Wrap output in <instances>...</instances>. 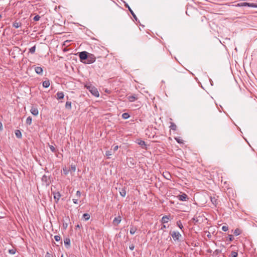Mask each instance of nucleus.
<instances>
[{"mask_svg":"<svg viewBox=\"0 0 257 257\" xmlns=\"http://www.w3.org/2000/svg\"><path fill=\"white\" fill-rule=\"evenodd\" d=\"M84 86L93 96L95 97H99V94L97 89L92 86L90 83H86Z\"/></svg>","mask_w":257,"mask_h":257,"instance_id":"obj_1","label":"nucleus"},{"mask_svg":"<svg viewBox=\"0 0 257 257\" xmlns=\"http://www.w3.org/2000/svg\"><path fill=\"white\" fill-rule=\"evenodd\" d=\"M89 53L86 51H82L79 53V57L80 62L85 63V62L88 58Z\"/></svg>","mask_w":257,"mask_h":257,"instance_id":"obj_2","label":"nucleus"},{"mask_svg":"<svg viewBox=\"0 0 257 257\" xmlns=\"http://www.w3.org/2000/svg\"><path fill=\"white\" fill-rule=\"evenodd\" d=\"M235 6L239 7L247 6V7H252V8H257V4L248 3L243 2V3H238Z\"/></svg>","mask_w":257,"mask_h":257,"instance_id":"obj_3","label":"nucleus"},{"mask_svg":"<svg viewBox=\"0 0 257 257\" xmlns=\"http://www.w3.org/2000/svg\"><path fill=\"white\" fill-rule=\"evenodd\" d=\"M174 241H179L182 235L178 231H173L170 232Z\"/></svg>","mask_w":257,"mask_h":257,"instance_id":"obj_4","label":"nucleus"},{"mask_svg":"<svg viewBox=\"0 0 257 257\" xmlns=\"http://www.w3.org/2000/svg\"><path fill=\"white\" fill-rule=\"evenodd\" d=\"M95 60V56L92 54L89 53L88 58L87 59L85 64H90L94 63Z\"/></svg>","mask_w":257,"mask_h":257,"instance_id":"obj_5","label":"nucleus"},{"mask_svg":"<svg viewBox=\"0 0 257 257\" xmlns=\"http://www.w3.org/2000/svg\"><path fill=\"white\" fill-rule=\"evenodd\" d=\"M172 219L171 215H164L162 217V219L160 220V222L162 224H165L168 222L169 220Z\"/></svg>","mask_w":257,"mask_h":257,"instance_id":"obj_6","label":"nucleus"},{"mask_svg":"<svg viewBox=\"0 0 257 257\" xmlns=\"http://www.w3.org/2000/svg\"><path fill=\"white\" fill-rule=\"evenodd\" d=\"M52 193L54 196V199L55 200L56 203H57L61 196L60 193L59 191L52 192Z\"/></svg>","mask_w":257,"mask_h":257,"instance_id":"obj_7","label":"nucleus"},{"mask_svg":"<svg viewBox=\"0 0 257 257\" xmlns=\"http://www.w3.org/2000/svg\"><path fill=\"white\" fill-rule=\"evenodd\" d=\"M178 199L182 201H186L189 199L188 196L184 193L177 196Z\"/></svg>","mask_w":257,"mask_h":257,"instance_id":"obj_8","label":"nucleus"},{"mask_svg":"<svg viewBox=\"0 0 257 257\" xmlns=\"http://www.w3.org/2000/svg\"><path fill=\"white\" fill-rule=\"evenodd\" d=\"M121 221V217L120 215H118L113 219L112 223L114 226H117L120 223Z\"/></svg>","mask_w":257,"mask_h":257,"instance_id":"obj_9","label":"nucleus"},{"mask_svg":"<svg viewBox=\"0 0 257 257\" xmlns=\"http://www.w3.org/2000/svg\"><path fill=\"white\" fill-rule=\"evenodd\" d=\"M30 112L33 115L35 116H37L39 114V110L37 107L34 106L31 107Z\"/></svg>","mask_w":257,"mask_h":257,"instance_id":"obj_10","label":"nucleus"},{"mask_svg":"<svg viewBox=\"0 0 257 257\" xmlns=\"http://www.w3.org/2000/svg\"><path fill=\"white\" fill-rule=\"evenodd\" d=\"M125 7L127 8H128L129 11L130 12L131 14H132V15L133 16V17H134V18L135 19L136 21H137V16H136V15L135 14L134 12H133V11L131 9V8L130 7L129 5L127 4H125Z\"/></svg>","mask_w":257,"mask_h":257,"instance_id":"obj_11","label":"nucleus"},{"mask_svg":"<svg viewBox=\"0 0 257 257\" xmlns=\"http://www.w3.org/2000/svg\"><path fill=\"white\" fill-rule=\"evenodd\" d=\"M64 243L66 248H69L70 247V239L68 237H66L64 239Z\"/></svg>","mask_w":257,"mask_h":257,"instance_id":"obj_12","label":"nucleus"},{"mask_svg":"<svg viewBox=\"0 0 257 257\" xmlns=\"http://www.w3.org/2000/svg\"><path fill=\"white\" fill-rule=\"evenodd\" d=\"M35 72L39 75H42L43 74V68L41 67H35Z\"/></svg>","mask_w":257,"mask_h":257,"instance_id":"obj_13","label":"nucleus"},{"mask_svg":"<svg viewBox=\"0 0 257 257\" xmlns=\"http://www.w3.org/2000/svg\"><path fill=\"white\" fill-rule=\"evenodd\" d=\"M138 144L141 146L143 149H147V145L144 141L139 140H138Z\"/></svg>","mask_w":257,"mask_h":257,"instance_id":"obj_14","label":"nucleus"},{"mask_svg":"<svg viewBox=\"0 0 257 257\" xmlns=\"http://www.w3.org/2000/svg\"><path fill=\"white\" fill-rule=\"evenodd\" d=\"M56 96H57V98L58 99H63L64 98V93L62 91H58L56 93Z\"/></svg>","mask_w":257,"mask_h":257,"instance_id":"obj_15","label":"nucleus"},{"mask_svg":"<svg viewBox=\"0 0 257 257\" xmlns=\"http://www.w3.org/2000/svg\"><path fill=\"white\" fill-rule=\"evenodd\" d=\"M49 178L46 175H44L42 177V182H45L47 184H49L50 181L49 180Z\"/></svg>","mask_w":257,"mask_h":257,"instance_id":"obj_16","label":"nucleus"},{"mask_svg":"<svg viewBox=\"0 0 257 257\" xmlns=\"http://www.w3.org/2000/svg\"><path fill=\"white\" fill-rule=\"evenodd\" d=\"M163 175L166 179L171 180V175L168 172H163Z\"/></svg>","mask_w":257,"mask_h":257,"instance_id":"obj_17","label":"nucleus"},{"mask_svg":"<svg viewBox=\"0 0 257 257\" xmlns=\"http://www.w3.org/2000/svg\"><path fill=\"white\" fill-rule=\"evenodd\" d=\"M137 227L134 226L132 225H131L130 232L131 234H134L135 233L136 231H137Z\"/></svg>","mask_w":257,"mask_h":257,"instance_id":"obj_18","label":"nucleus"},{"mask_svg":"<svg viewBox=\"0 0 257 257\" xmlns=\"http://www.w3.org/2000/svg\"><path fill=\"white\" fill-rule=\"evenodd\" d=\"M50 81L49 80H46L43 82V87L44 88H48L50 86Z\"/></svg>","mask_w":257,"mask_h":257,"instance_id":"obj_19","label":"nucleus"},{"mask_svg":"<svg viewBox=\"0 0 257 257\" xmlns=\"http://www.w3.org/2000/svg\"><path fill=\"white\" fill-rule=\"evenodd\" d=\"M127 99L130 102H134L136 100H137V97L136 96V95H131V96H129L128 97H127Z\"/></svg>","mask_w":257,"mask_h":257,"instance_id":"obj_20","label":"nucleus"},{"mask_svg":"<svg viewBox=\"0 0 257 257\" xmlns=\"http://www.w3.org/2000/svg\"><path fill=\"white\" fill-rule=\"evenodd\" d=\"M210 200H211V201L212 203L214 205L216 206L217 205V199L215 197H210Z\"/></svg>","mask_w":257,"mask_h":257,"instance_id":"obj_21","label":"nucleus"},{"mask_svg":"<svg viewBox=\"0 0 257 257\" xmlns=\"http://www.w3.org/2000/svg\"><path fill=\"white\" fill-rule=\"evenodd\" d=\"M15 135L17 138H22V133L20 130H16L15 132Z\"/></svg>","mask_w":257,"mask_h":257,"instance_id":"obj_22","label":"nucleus"},{"mask_svg":"<svg viewBox=\"0 0 257 257\" xmlns=\"http://www.w3.org/2000/svg\"><path fill=\"white\" fill-rule=\"evenodd\" d=\"M65 108L67 109H71V101H67L65 104Z\"/></svg>","mask_w":257,"mask_h":257,"instance_id":"obj_23","label":"nucleus"},{"mask_svg":"<svg viewBox=\"0 0 257 257\" xmlns=\"http://www.w3.org/2000/svg\"><path fill=\"white\" fill-rule=\"evenodd\" d=\"M119 193L122 197H124L126 195V191L125 188H122L119 191Z\"/></svg>","mask_w":257,"mask_h":257,"instance_id":"obj_24","label":"nucleus"},{"mask_svg":"<svg viewBox=\"0 0 257 257\" xmlns=\"http://www.w3.org/2000/svg\"><path fill=\"white\" fill-rule=\"evenodd\" d=\"M176 224L178 226V227L181 229V230H182L183 228V226L182 225V223L181 222V220H178L176 222Z\"/></svg>","mask_w":257,"mask_h":257,"instance_id":"obj_25","label":"nucleus"},{"mask_svg":"<svg viewBox=\"0 0 257 257\" xmlns=\"http://www.w3.org/2000/svg\"><path fill=\"white\" fill-rule=\"evenodd\" d=\"M83 218L85 220H88L90 218V215L88 213H84L83 215Z\"/></svg>","mask_w":257,"mask_h":257,"instance_id":"obj_26","label":"nucleus"},{"mask_svg":"<svg viewBox=\"0 0 257 257\" xmlns=\"http://www.w3.org/2000/svg\"><path fill=\"white\" fill-rule=\"evenodd\" d=\"M130 117V115L128 113L125 112L122 114V118H123L124 119H127Z\"/></svg>","mask_w":257,"mask_h":257,"instance_id":"obj_27","label":"nucleus"},{"mask_svg":"<svg viewBox=\"0 0 257 257\" xmlns=\"http://www.w3.org/2000/svg\"><path fill=\"white\" fill-rule=\"evenodd\" d=\"M170 127L171 130H172L173 131H176L177 129L176 125L173 122L171 123V125H170Z\"/></svg>","mask_w":257,"mask_h":257,"instance_id":"obj_28","label":"nucleus"},{"mask_svg":"<svg viewBox=\"0 0 257 257\" xmlns=\"http://www.w3.org/2000/svg\"><path fill=\"white\" fill-rule=\"evenodd\" d=\"M32 117L31 116H29L27 117L26 119V123L28 125H31L32 123Z\"/></svg>","mask_w":257,"mask_h":257,"instance_id":"obj_29","label":"nucleus"},{"mask_svg":"<svg viewBox=\"0 0 257 257\" xmlns=\"http://www.w3.org/2000/svg\"><path fill=\"white\" fill-rule=\"evenodd\" d=\"M21 23H19V22H15L13 23V27H15V28H18L19 27H20L21 26Z\"/></svg>","mask_w":257,"mask_h":257,"instance_id":"obj_30","label":"nucleus"},{"mask_svg":"<svg viewBox=\"0 0 257 257\" xmlns=\"http://www.w3.org/2000/svg\"><path fill=\"white\" fill-rule=\"evenodd\" d=\"M36 50V46H34L33 47H31L30 49H29V52L31 54H34Z\"/></svg>","mask_w":257,"mask_h":257,"instance_id":"obj_31","label":"nucleus"},{"mask_svg":"<svg viewBox=\"0 0 257 257\" xmlns=\"http://www.w3.org/2000/svg\"><path fill=\"white\" fill-rule=\"evenodd\" d=\"M241 233V231L238 228H236L235 229L234 231V234L235 236L239 235Z\"/></svg>","mask_w":257,"mask_h":257,"instance_id":"obj_32","label":"nucleus"},{"mask_svg":"<svg viewBox=\"0 0 257 257\" xmlns=\"http://www.w3.org/2000/svg\"><path fill=\"white\" fill-rule=\"evenodd\" d=\"M175 140L179 144H183V140L181 139L179 137L175 138Z\"/></svg>","mask_w":257,"mask_h":257,"instance_id":"obj_33","label":"nucleus"},{"mask_svg":"<svg viewBox=\"0 0 257 257\" xmlns=\"http://www.w3.org/2000/svg\"><path fill=\"white\" fill-rule=\"evenodd\" d=\"M63 173L64 174L66 175H67L68 173H69V170H68L66 167H64L63 168Z\"/></svg>","mask_w":257,"mask_h":257,"instance_id":"obj_34","label":"nucleus"},{"mask_svg":"<svg viewBox=\"0 0 257 257\" xmlns=\"http://www.w3.org/2000/svg\"><path fill=\"white\" fill-rule=\"evenodd\" d=\"M237 252L234 251H232L230 254L231 257H237Z\"/></svg>","mask_w":257,"mask_h":257,"instance_id":"obj_35","label":"nucleus"},{"mask_svg":"<svg viewBox=\"0 0 257 257\" xmlns=\"http://www.w3.org/2000/svg\"><path fill=\"white\" fill-rule=\"evenodd\" d=\"M49 148L52 152L55 153L56 152V150L53 146L49 145Z\"/></svg>","mask_w":257,"mask_h":257,"instance_id":"obj_36","label":"nucleus"},{"mask_svg":"<svg viewBox=\"0 0 257 257\" xmlns=\"http://www.w3.org/2000/svg\"><path fill=\"white\" fill-rule=\"evenodd\" d=\"M81 195V193L80 191H77L76 193V198H80Z\"/></svg>","mask_w":257,"mask_h":257,"instance_id":"obj_37","label":"nucleus"},{"mask_svg":"<svg viewBox=\"0 0 257 257\" xmlns=\"http://www.w3.org/2000/svg\"><path fill=\"white\" fill-rule=\"evenodd\" d=\"M54 239L56 241H59L61 239V236L60 235H55Z\"/></svg>","mask_w":257,"mask_h":257,"instance_id":"obj_38","label":"nucleus"},{"mask_svg":"<svg viewBox=\"0 0 257 257\" xmlns=\"http://www.w3.org/2000/svg\"><path fill=\"white\" fill-rule=\"evenodd\" d=\"M221 250L217 249L214 250V251L213 252V254L217 255L219 254L221 252Z\"/></svg>","mask_w":257,"mask_h":257,"instance_id":"obj_39","label":"nucleus"},{"mask_svg":"<svg viewBox=\"0 0 257 257\" xmlns=\"http://www.w3.org/2000/svg\"><path fill=\"white\" fill-rule=\"evenodd\" d=\"M105 155L107 157H109L110 156L112 155V151H107L105 152Z\"/></svg>","mask_w":257,"mask_h":257,"instance_id":"obj_40","label":"nucleus"},{"mask_svg":"<svg viewBox=\"0 0 257 257\" xmlns=\"http://www.w3.org/2000/svg\"><path fill=\"white\" fill-rule=\"evenodd\" d=\"M40 17L39 15L35 16L33 20L34 21H38L40 20Z\"/></svg>","mask_w":257,"mask_h":257,"instance_id":"obj_41","label":"nucleus"},{"mask_svg":"<svg viewBox=\"0 0 257 257\" xmlns=\"http://www.w3.org/2000/svg\"><path fill=\"white\" fill-rule=\"evenodd\" d=\"M222 230L223 231H227L228 230V226L224 225L222 227Z\"/></svg>","mask_w":257,"mask_h":257,"instance_id":"obj_42","label":"nucleus"},{"mask_svg":"<svg viewBox=\"0 0 257 257\" xmlns=\"http://www.w3.org/2000/svg\"><path fill=\"white\" fill-rule=\"evenodd\" d=\"M71 169L73 172H75L76 171V166L75 165H71Z\"/></svg>","mask_w":257,"mask_h":257,"instance_id":"obj_43","label":"nucleus"},{"mask_svg":"<svg viewBox=\"0 0 257 257\" xmlns=\"http://www.w3.org/2000/svg\"><path fill=\"white\" fill-rule=\"evenodd\" d=\"M10 254H14L16 253V250L14 249H11L9 250Z\"/></svg>","mask_w":257,"mask_h":257,"instance_id":"obj_44","label":"nucleus"},{"mask_svg":"<svg viewBox=\"0 0 257 257\" xmlns=\"http://www.w3.org/2000/svg\"><path fill=\"white\" fill-rule=\"evenodd\" d=\"M78 199L79 198H77L73 199L72 200H73V203L75 204H78Z\"/></svg>","mask_w":257,"mask_h":257,"instance_id":"obj_45","label":"nucleus"},{"mask_svg":"<svg viewBox=\"0 0 257 257\" xmlns=\"http://www.w3.org/2000/svg\"><path fill=\"white\" fill-rule=\"evenodd\" d=\"M45 257H53V256L51 253L49 252H47Z\"/></svg>","mask_w":257,"mask_h":257,"instance_id":"obj_46","label":"nucleus"},{"mask_svg":"<svg viewBox=\"0 0 257 257\" xmlns=\"http://www.w3.org/2000/svg\"><path fill=\"white\" fill-rule=\"evenodd\" d=\"M228 240L230 241H231L233 239V236L232 235H228Z\"/></svg>","mask_w":257,"mask_h":257,"instance_id":"obj_47","label":"nucleus"},{"mask_svg":"<svg viewBox=\"0 0 257 257\" xmlns=\"http://www.w3.org/2000/svg\"><path fill=\"white\" fill-rule=\"evenodd\" d=\"M129 248L131 250H133L135 248V245L133 244H131L130 245Z\"/></svg>","mask_w":257,"mask_h":257,"instance_id":"obj_48","label":"nucleus"},{"mask_svg":"<svg viewBox=\"0 0 257 257\" xmlns=\"http://www.w3.org/2000/svg\"><path fill=\"white\" fill-rule=\"evenodd\" d=\"M167 228L166 225L165 224H163V225L161 227L160 229L163 230L165 231V229Z\"/></svg>","mask_w":257,"mask_h":257,"instance_id":"obj_49","label":"nucleus"},{"mask_svg":"<svg viewBox=\"0 0 257 257\" xmlns=\"http://www.w3.org/2000/svg\"><path fill=\"white\" fill-rule=\"evenodd\" d=\"M118 146H113V151H117V149H118Z\"/></svg>","mask_w":257,"mask_h":257,"instance_id":"obj_50","label":"nucleus"},{"mask_svg":"<svg viewBox=\"0 0 257 257\" xmlns=\"http://www.w3.org/2000/svg\"><path fill=\"white\" fill-rule=\"evenodd\" d=\"M3 130L2 123L0 121V132L2 131Z\"/></svg>","mask_w":257,"mask_h":257,"instance_id":"obj_51","label":"nucleus"},{"mask_svg":"<svg viewBox=\"0 0 257 257\" xmlns=\"http://www.w3.org/2000/svg\"><path fill=\"white\" fill-rule=\"evenodd\" d=\"M193 220L194 221H195L196 222H197L198 221V220L197 219V218H195V217H193Z\"/></svg>","mask_w":257,"mask_h":257,"instance_id":"obj_52","label":"nucleus"},{"mask_svg":"<svg viewBox=\"0 0 257 257\" xmlns=\"http://www.w3.org/2000/svg\"><path fill=\"white\" fill-rule=\"evenodd\" d=\"M81 227H82V226L81 225L78 224L77 225H76V228H80Z\"/></svg>","mask_w":257,"mask_h":257,"instance_id":"obj_53","label":"nucleus"},{"mask_svg":"<svg viewBox=\"0 0 257 257\" xmlns=\"http://www.w3.org/2000/svg\"><path fill=\"white\" fill-rule=\"evenodd\" d=\"M63 226L65 228H66L67 227V224H66L65 225L63 224Z\"/></svg>","mask_w":257,"mask_h":257,"instance_id":"obj_54","label":"nucleus"},{"mask_svg":"<svg viewBox=\"0 0 257 257\" xmlns=\"http://www.w3.org/2000/svg\"><path fill=\"white\" fill-rule=\"evenodd\" d=\"M61 257H63V254H62Z\"/></svg>","mask_w":257,"mask_h":257,"instance_id":"obj_55","label":"nucleus"},{"mask_svg":"<svg viewBox=\"0 0 257 257\" xmlns=\"http://www.w3.org/2000/svg\"><path fill=\"white\" fill-rule=\"evenodd\" d=\"M179 257H182V256H179Z\"/></svg>","mask_w":257,"mask_h":257,"instance_id":"obj_56","label":"nucleus"}]
</instances>
